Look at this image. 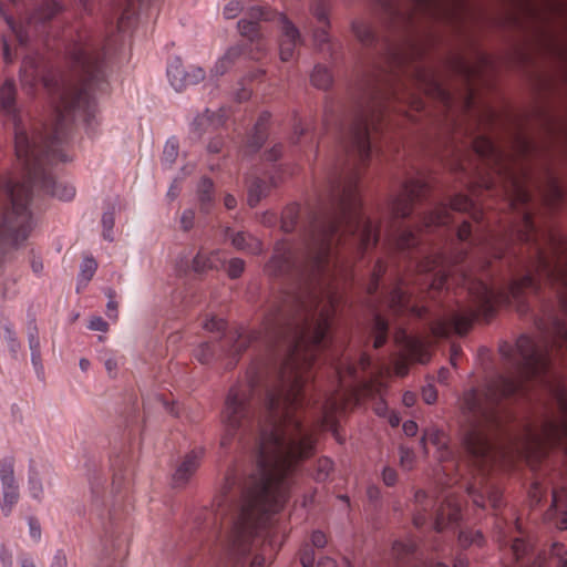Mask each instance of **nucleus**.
Returning <instances> with one entry per match:
<instances>
[{
	"label": "nucleus",
	"mask_w": 567,
	"mask_h": 567,
	"mask_svg": "<svg viewBox=\"0 0 567 567\" xmlns=\"http://www.w3.org/2000/svg\"><path fill=\"white\" fill-rule=\"evenodd\" d=\"M289 353L278 384L267 393L266 416L258 422L256 473L239 482L229 470L220 488L219 506L238 503V513L227 535L231 558L246 556L260 546L249 567H264L272 557L274 518L288 497L289 476L315 453L313 430L302 425L303 386L311 379L317 353L328 343H287Z\"/></svg>",
	"instance_id": "nucleus-1"
},
{
	"label": "nucleus",
	"mask_w": 567,
	"mask_h": 567,
	"mask_svg": "<svg viewBox=\"0 0 567 567\" xmlns=\"http://www.w3.org/2000/svg\"><path fill=\"white\" fill-rule=\"evenodd\" d=\"M517 237L524 243L534 244V270L540 277L566 289L565 292H559V303L567 316V240L551 233H539L527 210L522 212V225L517 230ZM537 324L542 333L539 340L523 334L517 339L515 347L506 342L499 347L501 354L508 359L514 368L513 375L496 378L484 391L471 389L464 392L461 399L460 409L465 422L463 444L480 467L488 466L496 460L489 431L498 423V401L523 390L525 382L534 378H539L546 386H550L547 379L549 353L564 348L567 352V319L550 317Z\"/></svg>",
	"instance_id": "nucleus-2"
},
{
	"label": "nucleus",
	"mask_w": 567,
	"mask_h": 567,
	"mask_svg": "<svg viewBox=\"0 0 567 567\" xmlns=\"http://www.w3.org/2000/svg\"><path fill=\"white\" fill-rule=\"evenodd\" d=\"M421 55L422 49L412 39L389 44L383 64L364 79L346 144V148L355 152L362 164L370 157V132L377 128L385 101L393 96L417 111L424 106L405 83L395 84L401 76L426 95L440 100L446 107L452 106V95L441 85L434 72L415 63Z\"/></svg>",
	"instance_id": "nucleus-3"
},
{
	"label": "nucleus",
	"mask_w": 567,
	"mask_h": 567,
	"mask_svg": "<svg viewBox=\"0 0 567 567\" xmlns=\"http://www.w3.org/2000/svg\"><path fill=\"white\" fill-rule=\"evenodd\" d=\"M471 306L462 312H453L446 318L434 321L431 331L434 337H449L452 332L457 334L466 333L473 320L480 316L485 320L492 318L495 302L511 300L519 301L527 292L536 291L537 284L530 274L514 279L506 291H494L481 280H473L468 285Z\"/></svg>",
	"instance_id": "nucleus-4"
},
{
	"label": "nucleus",
	"mask_w": 567,
	"mask_h": 567,
	"mask_svg": "<svg viewBox=\"0 0 567 567\" xmlns=\"http://www.w3.org/2000/svg\"><path fill=\"white\" fill-rule=\"evenodd\" d=\"M393 28L410 27L417 16L451 21L463 8V0H374Z\"/></svg>",
	"instance_id": "nucleus-5"
},
{
	"label": "nucleus",
	"mask_w": 567,
	"mask_h": 567,
	"mask_svg": "<svg viewBox=\"0 0 567 567\" xmlns=\"http://www.w3.org/2000/svg\"><path fill=\"white\" fill-rule=\"evenodd\" d=\"M252 398V383L238 384L229 389L220 413L223 424L221 447H229L234 440L241 439L250 432L255 416Z\"/></svg>",
	"instance_id": "nucleus-6"
},
{
	"label": "nucleus",
	"mask_w": 567,
	"mask_h": 567,
	"mask_svg": "<svg viewBox=\"0 0 567 567\" xmlns=\"http://www.w3.org/2000/svg\"><path fill=\"white\" fill-rule=\"evenodd\" d=\"M475 153L497 175L504 184V190L511 205L518 209L529 202L530 195L525 179L513 168L512 158L508 154L497 148L494 143L483 136L476 137L473 142Z\"/></svg>",
	"instance_id": "nucleus-7"
},
{
	"label": "nucleus",
	"mask_w": 567,
	"mask_h": 567,
	"mask_svg": "<svg viewBox=\"0 0 567 567\" xmlns=\"http://www.w3.org/2000/svg\"><path fill=\"white\" fill-rule=\"evenodd\" d=\"M550 390L554 392L558 413L546 417L538 429L528 430L523 451L528 458L540 460L555 445H560L567 453V395L559 388Z\"/></svg>",
	"instance_id": "nucleus-8"
},
{
	"label": "nucleus",
	"mask_w": 567,
	"mask_h": 567,
	"mask_svg": "<svg viewBox=\"0 0 567 567\" xmlns=\"http://www.w3.org/2000/svg\"><path fill=\"white\" fill-rule=\"evenodd\" d=\"M17 89L12 80H6L0 86V112L9 116L14 124V150L17 158L25 156L29 147L45 138V134L28 131L22 123L16 103Z\"/></svg>",
	"instance_id": "nucleus-9"
},
{
	"label": "nucleus",
	"mask_w": 567,
	"mask_h": 567,
	"mask_svg": "<svg viewBox=\"0 0 567 567\" xmlns=\"http://www.w3.org/2000/svg\"><path fill=\"white\" fill-rule=\"evenodd\" d=\"M427 185L421 178H411L403 183L399 194L389 202V214L392 220L403 219L413 210V204L425 194Z\"/></svg>",
	"instance_id": "nucleus-10"
},
{
	"label": "nucleus",
	"mask_w": 567,
	"mask_h": 567,
	"mask_svg": "<svg viewBox=\"0 0 567 567\" xmlns=\"http://www.w3.org/2000/svg\"><path fill=\"white\" fill-rule=\"evenodd\" d=\"M62 11V6L55 0H47L41 3L32 16L28 19L27 25H16L13 22L8 21L12 31L16 34L18 42L25 45L30 39V29L33 24L45 23L55 18Z\"/></svg>",
	"instance_id": "nucleus-11"
},
{
	"label": "nucleus",
	"mask_w": 567,
	"mask_h": 567,
	"mask_svg": "<svg viewBox=\"0 0 567 567\" xmlns=\"http://www.w3.org/2000/svg\"><path fill=\"white\" fill-rule=\"evenodd\" d=\"M472 200L465 195H456L451 204L440 205L424 218V227L446 225L451 221V210L466 212L472 207Z\"/></svg>",
	"instance_id": "nucleus-12"
},
{
	"label": "nucleus",
	"mask_w": 567,
	"mask_h": 567,
	"mask_svg": "<svg viewBox=\"0 0 567 567\" xmlns=\"http://www.w3.org/2000/svg\"><path fill=\"white\" fill-rule=\"evenodd\" d=\"M204 451L193 450L185 454L182 461L176 466L175 472L172 476V483L174 487H185L190 478L194 476L203 458Z\"/></svg>",
	"instance_id": "nucleus-13"
},
{
	"label": "nucleus",
	"mask_w": 567,
	"mask_h": 567,
	"mask_svg": "<svg viewBox=\"0 0 567 567\" xmlns=\"http://www.w3.org/2000/svg\"><path fill=\"white\" fill-rule=\"evenodd\" d=\"M225 237L238 251L249 255H259L264 250L260 239L247 231H234L230 228H227Z\"/></svg>",
	"instance_id": "nucleus-14"
},
{
	"label": "nucleus",
	"mask_w": 567,
	"mask_h": 567,
	"mask_svg": "<svg viewBox=\"0 0 567 567\" xmlns=\"http://www.w3.org/2000/svg\"><path fill=\"white\" fill-rule=\"evenodd\" d=\"M346 408L343 394H336L327 400L321 417V426L326 430L332 431L336 439L341 442L337 431L336 414Z\"/></svg>",
	"instance_id": "nucleus-15"
},
{
	"label": "nucleus",
	"mask_w": 567,
	"mask_h": 567,
	"mask_svg": "<svg viewBox=\"0 0 567 567\" xmlns=\"http://www.w3.org/2000/svg\"><path fill=\"white\" fill-rule=\"evenodd\" d=\"M460 516V504L453 495H447L436 513L434 528L442 532L449 523H454Z\"/></svg>",
	"instance_id": "nucleus-16"
},
{
	"label": "nucleus",
	"mask_w": 567,
	"mask_h": 567,
	"mask_svg": "<svg viewBox=\"0 0 567 567\" xmlns=\"http://www.w3.org/2000/svg\"><path fill=\"white\" fill-rule=\"evenodd\" d=\"M225 267V257L220 250L205 252L199 250L193 259L192 268L195 272H206Z\"/></svg>",
	"instance_id": "nucleus-17"
},
{
	"label": "nucleus",
	"mask_w": 567,
	"mask_h": 567,
	"mask_svg": "<svg viewBox=\"0 0 567 567\" xmlns=\"http://www.w3.org/2000/svg\"><path fill=\"white\" fill-rule=\"evenodd\" d=\"M410 299L406 296V292L403 290L401 286L395 287L389 298V307L390 309L396 313H404L405 311L412 312L416 317H422L425 312V308L423 307H410Z\"/></svg>",
	"instance_id": "nucleus-18"
},
{
	"label": "nucleus",
	"mask_w": 567,
	"mask_h": 567,
	"mask_svg": "<svg viewBox=\"0 0 567 567\" xmlns=\"http://www.w3.org/2000/svg\"><path fill=\"white\" fill-rule=\"evenodd\" d=\"M244 48L239 44L233 45L216 61L210 70L212 78H219L226 74L235 63L243 56Z\"/></svg>",
	"instance_id": "nucleus-19"
},
{
	"label": "nucleus",
	"mask_w": 567,
	"mask_h": 567,
	"mask_svg": "<svg viewBox=\"0 0 567 567\" xmlns=\"http://www.w3.org/2000/svg\"><path fill=\"white\" fill-rule=\"evenodd\" d=\"M167 75L172 86L181 91L187 86L188 69H186L179 59H175L167 69Z\"/></svg>",
	"instance_id": "nucleus-20"
},
{
	"label": "nucleus",
	"mask_w": 567,
	"mask_h": 567,
	"mask_svg": "<svg viewBox=\"0 0 567 567\" xmlns=\"http://www.w3.org/2000/svg\"><path fill=\"white\" fill-rule=\"evenodd\" d=\"M351 31L355 39L363 45H370L375 40V35L370 23L363 19H353L351 21Z\"/></svg>",
	"instance_id": "nucleus-21"
},
{
	"label": "nucleus",
	"mask_w": 567,
	"mask_h": 567,
	"mask_svg": "<svg viewBox=\"0 0 567 567\" xmlns=\"http://www.w3.org/2000/svg\"><path fill=\"white\" fill-rule=\"evenodd\" d=\"M200 209L207 213L214 203V184L209 178H202L197 186Z\"/></svg>",
	"instance_id": "nucleus-22"
},
{
	"label": "nucleus",
	"mask_w": 567,
	"mask_h": 567,
	"mask_svg": "<svg viewBox=\"0 0 567 567\" xmlns=\"http://www.w3.org/2000/svg\"><path fill=\"white\" fill-rule=\"evenodd\" d=\"M278 19L280 21V40L279 41H289V42H299L302 43V38L299 29L293 24L291 20L284 13H278Z\"/></svg>",
	"instance_id": "nucleus-23"
},
{
	"label": "nucleus",
	"mask_w": 567,
	"mask_h": 567,
	"mask_svg": "<svg viewBox=\"0 0 567 567\" xmlns=\"http://www.w3.org/2000/svg\"><path fill=\"white\" fill-rule=\"evenodd\" d=\"M415 513L413 516V523L416 527L422 526L425 523V515L422 512H426L432 506V501L427 497L424 491H416L414 494Z\"/></svg>",
	"instance_id": "nucleus-24"
},
{
	"label": "nucleus",
	"mask_w": 567,
	"mask_h": 567,
	"mask_svg": "<svg viewBox=\"0 0 567 567\" xmlns=\"http://www.w3.org/2000/svg\"><path fill=\"white\" fill-rule=\"evenodd\" d=\"M251 340L252 337L249 333H247L245 329H237L229 338V354L237 355L241 353L247 349Z\"/></svg>",
	"instance_id": "nucleus-25"
},
{
	"label": "nucleus",
	"mask_w": 567,
	"mask_h": 567,
	"mask_svg": "<svg viewBox=\"0 0 567 567\" xmlns=\"http://www.w3.org/2000/svg\"><path fill=\"white\" fill-rule=\"evenodd\" d=\"M269 185L259 178H256L251 182L248 187V205L250 207H255L258 203L268 195Z\"/></svg>",
	"instance_id": "nucleus-26"
},
{
	"label": "nucleus",
	"mask_w": 567,
	"mask_h": 567,
	"mask_svg": "<svg viewBox=\"0 0 567 567\" xmlns=\"http://www.w3.org/2000/svg\"><path fill=\"white\" fill-rule=\"evenodd\" d=\"M427 442H430L440 450L446 447L447 444L445 433L435 427L426 429L422 435L421 444L425 452Z\"/></svg>",
	"instance_id": "nucleus-27"
},
{
	"label": "nucleus",
	"mask_w": 567,
	"mask_h": 567,
	"mask_svg": "<svg viewBox=\"0 0 567 567\" xmlns=\"http://www.w3.org/2000/svg\"><path fill=\"white\" fill-rule=\"evenodd\" d=\"M237 27L239 33L247 38L250 42L259 41L261 39L258 22L244 18L238 21Z\"/></svg>",
	"instance_id": "nucleus-28"
},
{
	"label": "nucleus",
	"mask_w": 567,
	"mask_h": 567,
	"mask_svg": "<svg viewBox=\"0 0 567 567\" xmlns=\"http://www.w3.org/2000/svg\"><path fill=\"white\" fill-rule=\"evenodd\" d=\"M2 495L3 501L1 504V511L4 516H9L19 499L18 485H8L2 487Z\"/></svg>",
	"instance_id": "nucleus-29"
},
{
	"label": "nucleus",
	"mask_w": 567,
	"mask_h": 567,
	"mask_svg": "<svg viewBox=\"0 0 567 567\" xmlns=\"http://www.w3.org/2000/svg\"><path fill=\"white\" fill-rule=\"evenodd\" d=\"M311 83L318 89L326 90L332 83V75L327 68L317 65L311 74Z\"/></svg>",
	"instance_id": "nucleus-30"
},
{
	"label": "nucleus",
	"mask_w": 567,
	"mask_h": 567,
	"mask_svg": "<svg viewBox=\"0 0 567 567\" xmlns=\"http://www.w3.org/2000/svg\"><path fill=\"white\" fill-rule=\"evenodd\" d=\"M268 120V115L264 114L259 117L258 122L255 125V134L249 141L248 146L255 152L259 150L266 140L265 133V122Z\"/></svg>",
	"instance_id": "nucleus-31"
},
{
	"label": "nucleus",
	"mask_w": 567,
	"mask_h": 567,
	"mask_svg": "<svg viewBox=\"0 0 567 567\" xmlns=\"http://www.w3.org/2000/svg\"><path fill=\"white\" fill-rule=\"evenodd\" d=\"M311 14L317 19L318 22L330 27L329 20V7L326 0H315L309 8Z\"/></svg>",
	"instance_id": "nucleus-32"
},
{
	"label": "nucleus",
	"mask_w": 567,
	"mask_h": 567,
	"mask_svg": "<svg viewBox=\"0 0 567 567\" xmlns=\"http://www.w3.org/2000/svg\"><path fill=\"white\" fill-rule=\"evenodd\" d=\"M121 13L117 20V28L120 31H125L128 27L131 19L135 14L134 0H125V3H121Z\"/></svg>",
	"instance_id": "nucleus-33"
},
{
	"label": "nucleus",
	"mask_w": 567,
	"mask_h": 567,
	"mask_svg": "<svg viewBox=\"0 0 567 567\" xmlns=\"http://www.w3.org/2000/svg\"><path fill=\"white\" fill-rule=\"evenodd\" d=\"M14 461L12 457H6L0 462V480L2 487L8 485H17L13 471Z\"/></svg>",
	"instance_id": "nucleus-34"
},
{
	"label": "nucleus",
	"mask_w": 567,
	"mask_h": 567,
	"mask_svg": "<svg viewBox=\"0 0 567 567\" xmlns=\"http://www.w3.org/2000/svg\"><path fill=\"white\" fill-rule=\"evenodd\" d=\"M248 20H254L256 22L258 21H271L276 17H278V13H276L274 10H271L269 7H251L247 11Z\"/></svg>",
	"instance_id": "nucleus-35"
},
{
	"label": "nucleus",
	"mask_w": 567,
	"mask_h": 567,
	"mask_svg": "<svg viewBox=\"0 0 567 567\" xmlns=\"http://www.w3.org/2000/svg\"><path fill=\"white\" fill-rule=\"evenodd\" d=\"M373 332H374L373 347L378 349L384 344V342L386 340V333H388V322L384 319H382L380 316H375V318H374Z\"/></svg>",
	"instance_id": "nucleus-36"
},
{
	"label": "nucleus",
	"mask_w": 567,
	"mask_h": 567,
	"mask_svg": "<svg viewBox=\"0 0 567 567\" xmlns=\"http://www.w3.org/2000/svg\"><path fill=\"white\" fill-rule=\"evenodd\" d=\"M395 247L400 250L411 248L416 245V236L410 229L401 230L394 238Z\"/></svg>",
	"instance_id": "nucleus-37"
},
{
	"label": "nucleus",
	"mask_w": 567,
	"mask_h": 567,
	"mask_svg": "<svg viewBox=\"0 0 567 567\" xmlns=\"http://www.w3.org/2000/svg\"><path fill=\"white\" fill-rule=\"evenodd\" d=\"M194 357L202 364H208L215 359V353L208 342H203L194 350Z\"/></svg>",
	"instance_id": "nucleus-38"
},
{
	"label": "nucleus",
	"mask_w": 567,
	"mask_h": 567,
	"mask_svg": "<svg viewBox=\"0 0 567 567\" xmlns=\"http://www.w3.org/2000/svg\"><path fill=\"white\" fill-rule=\"evenodd\" d=\"M504 245L505 241L503 239L486 240L482 244L481 252L484 255L491 254L494 258H501Z\"/></svg>",
	"instance_id": "nucleus-39"
},
{
	"label": "nucleus",
	"mask_w": 567,
	"mask_h": 567,
	"mask_svg": "<svg viewBox=\"0 0 567 567\" xmlns=\"http://www.w3.org/2000/svg\"><path fill=\"white\" fill-rule=\"evenodd\" d=\"M549 558L557 561V567H567V549L560 543H554L550 547Z\"/></svg>",
	"instance_id": "nucleus-40"
},
{
	"label": "nucleus",
	"mask_w": 567,
	"mask_h": 567,
	"mask_svg": "<svg viewBox=\"0 0 567 567\" xmlns=\"http://www.w3.org/2000/svg\"><path fill=\"white\" fill-rule=\"evenodd\" d=\"M333 470V463L328 457H321L317 461L315 478L317 481H326Z\"/></svg>",
	"instance_id": "nucleus-41"
},
{
	"label": "nucleus",
	"mask_w": 567,
	"mask_h": 567,
	"mask_svg": "<svg viewBox=\"0 0 567 567\" xmlns=\"http://www.w3.org/2000/svg\"><path fill=\"white\" fill-rule=\"evenodd\" d=\"M226 272L230 279L239 278L245 270V261L240 258H233L226 265Z\"/></svg>",
	"instance_id": "nucleus-42"
},
{
	"label": "nucleus",
	"mask_w": 567,
	"mask_h": 567,
	"mask_svg": "<svg viewBox=\"0 0 567 567\" xmlns=\"http://www.w3.org/2000/svg\"><path fill=\"white\" fill-rule=\"evenodd\" d=\"M178 155V143L176 140L171 138L166 142L163 151V158L165 162L173 164Z\"/></svg>",
	"instance_id": "nucleus-43"
},
{
	"label": "nucleus",
	"mask_w": 567,
	"mask_h": 567,
	"mask_svg": "<svg viewBox=\"0 0 567 567\" xmlns=\"http://www.w3.org/2000/svg\"><path fill=\"white\" fill-rule=\"evenodd\" d=\"M299 42L279 41V55L281 61L287 62L292 59Z\"/></svg>",
	"instance_id": "nucleus-44"
},
{
	"label": "nucleus",
	"mask_w": 567,
	"mask_h": 567,
	"mask_svg": "<svg viewBox=\"0 0 567 567\" xmlns=\"http://www.w3.org/2000/svg\"><path fill=\"white\" fill-rule=\"evenodd\" d=\"M330 27H327L323 24L322 28H318L312 33V39L315 42V45L322 49L323 45L328 44L330 42V35H329V29Z\"/></svg>",
	"instance_id": "nucleus-45"
},
{
	"label": "nucleus",
	"mask_w": 567,
	"mask_h": 567,
	"mask_svg": "<svg viewBox=\"0 0 567 567\" xmlns=\"http://www.w3.org/2000/svg\"><path fill=\"white\" fill-rule=\"evenodd\" d=\"M203 328L209 332H220L225 330L226 322L220 318L212 316L204 320Z\"/></svg>",
	"instance_id": "nucleus-46"
},
{
	"label": "nucleus",
	"mask_w": 567,
	"mask_h": 567,
	"mask_svg": "<svg viewBox=\"0 0 567 567\" xmlns=\"http://www.w3.org/2000/svg\"><path fill=\"white\" fill-rule=\"evenodd\" d=\"M96 268H97V264L93 258H85L81 265L80 276L85 281H90L91 278L93 277Z\"/></svg>",
	"instance_id": "nucleus-47"
},
{
	"label": "nucleus",
	"mask_w": 567,
	"mask_h": 567,
	"mask_svg": "<svg viewBox=\"0 0 567 567\" xmlns=\"http://www.w3.org/2000/svg\"><path fill=\"white\" fill-rule=\"evenodd\" d=\"M243 9L244 7L240 1L231 0L224 7L223 14L226 19H234L243 11Z\"/></svg>",
	"instance_id": "nucleus-48"
},
{
	"label": "nucleus",
	"mask_w": 567,
	"mask_h": 567,
	"mask_svg": "<svg viewBox=\"0 0 567 567\" xmlns=\"http://www.w3.org/2000/svg\"><path fill=\"white\" fill-rule=\"evenodd\" d=\"M414 550V546L411 543H404L401 540H396L393 543L392 553L396 558H401L404 555H408Z\"/></svg>",
	"instance_id": "nucleus-49"
},
{
	"label": "nucleus",
	"mask_w": 567,
	"mask_h": 567,
	"mask_svg": "<svg viewBox=\"0 0 567 567\" xmlns=\"http://www.w3.org/2000/svg\"><path fill=\"white\" fill-rule=\"evenodd\" d=\"M384 271H385L384 265L382 264V261H378L375 267H374L373 274H372V280H371V282L368 286V292L369 293H373L377 290L378 281L382 277Z\"/></svg>",
	"instance_id": "nucleus-50"
},
{
	"label": "nucleus",
	"mask_w": 567,
	"mask_h": 567,
	"mask_svg": "<svg viewBox=\"0 0 567 567\" xmlns=\"http://www.w3.org/2000/svg\"><path fill=\"white\" fill-rule=\"evenodd\" d=\"M300 563L303 567H312L315 564V551L309 545H305L300 550Z\"/></svg>",
	"instance_id": "nucleus-51"
},
{
	"label": "nucleus",
	"mask_w": 567,
	"mask_h": 567,
	"mask_svg": "<svg viewBox=\"0 0 567 567\" xmlns=\"http://www.w3.org/2000/svg\"><path fill=\"white\" fill-rule=\"evenodd\" d=\"M205 79V71L199 66L188 68L187 86L197 84Z\"/></svg>",
	"instance_id": "nucleus-52"
},
{
	"label": "nucleus",
	"mask_w": 567,
	"mask_h": 567,
	"mask_svg": "<svg viewBox=\"0 0 567 567\" xmlns=\"http://www.w3.org/2000/svg\"><path fill=\"white\" fill-rule=\"evenodd\" d=\"M102 224L104 228L103 237L107 240H113V237L111 236L113 226H114V215L113 213H104L102 217Z\"/></svg>",
	"instance_id": "nucleus-53"
},
{
	"label": "nucleus",
	"mask_w": 567,
	"mask_h": 567,
	"mask_svg": "<svg viewBox=\"0 0 567 567\" xmlns=\"http://www.w3.org/2000/svg\"><path fill=\"white\" fill-rule=\"evenodd\" d=\"M413 462H414V453L411 450L401 446L400 447V463H401V465L404 468H406V470H411L412 466H413Z\"/></svg>",
	"instance_id": "nucleus-54"
},
{
	"label": "nucleus",
	"mask_w": 567,
	"mask_h": 567,
	"mask_svg": "<svg viewBox=\"0 0 567 567\" xmlns=\"http://www.w3.org/2000/svg\"><path fill=\"white\" fill-rule=\"evenodd\" d=\"M195 220V212L193 209H185L181 216V227L184 231L193 228Z\"/></svg>",
	"instance_id": "nucleus-55"
},
{
	"label": "nucleus",
	"mask_w": 567,
	"mask_h": 567,
	"mask_svg": "<svg viewBox=\"0 0 567 567\" xmlns=\"http://www.w3.org/2000/svg\"><path fill=\"white\" fill-rule=\"evenodd\" d=\"M481 539H482V534L480 532H475L473 534L462 532L458 536V540L463 546H467L473 543L480 544Z\"/></svg>",
	"instance_id": "nucleus-56"
},
{
	"label": "nucleus",
	"mask_w": 567,
	"mask_h": 567,
	"mask_svg": "<svg viewBox=\"0 0 567 567\" xmlns=\"http://www.w3.org/2000/svg\"><path fill=\"white\" fill-rule=\"evenodd\" d=\"M403 341H404V346L405 348L409 350L410 354L411 355H416V352L421 349L422 344H421V341L414 339V338H411L409 336H405L403 334Z\"/></svg>",
	"instance_id": "nucleus-57"
},
{
	"label": "nucleus",
	"mask_w": 567,
	"mask_h": 567,
	"mask_svg": "<svg viewBox=\"0 0 567 567\" xmlns=\"http://www.w3.org/2000/svg\"><path fill=\"white\" fill-rule=\"evenodd\" d=\"M422 398L427 404H433L437 399V392L432 384H427L422 389Z\"/></svg>",
	"instance_id": "nucleus-58"
},
{
	"label": "nucleus",
	"mask_w": 567,
	"mask_h": 567,
	"mask_svg": "<svg viewBox=\"0 0 567 567\" xmlns=\"http://www.w3.org/2000/svg\"><path fill=\"white\" fill-rule=\"evenodd\" d=\"M3 330H4V338L8 341L11 350L16 351V349L19 347V342L16 338L13 328L10 324H6L3 327Z\"/></svg>",
	"instance_id": "nucleus-59"
},
{
	"label": "nucleus",
	"mask_w": 567,
	"mask_h": 567,
	"mask_svg": "<svg viewBox=\"0 0 567 567\" xmlns=\"http://www.w3.org/2000/svg\"><path fill=\"white\" fill-rule=\"evenodd\" d=\"M28 338H29L30 350L31 351L39 350L40 349V341H39V338H38V329H37L35 324H32L29 328Z\"/></svg>",
	"instance_id": "nucleus-60"
},
{
	"label": "nucleus",
	"mask_w": 567,
	"mask_h": 567,
	"mask_svg": "<svg viewBox=\"0 0 567 567\" xmlns=\"http://www.w3.org/2000/svg\"><path fill=\"white\" fill-rule=\"evenodd\" d=\"M382 480L385 485L393 486L398 481V474L394 468L384 467L382 471Z\"/></svg>",
	"instance_id": "nucleus-61"
},
{
	"label": "nucleus",
	"mask_w": 567,
	"mask_h": 567,
	"mask_svg": "<svg viewBox=\"0 0 567 567\" xmlns=\"http://www.w3.org/2000/svg\"><path fill=\"white\" fill-rule=\"evenodd\" d=\"M311 544L316 548H323L327 545L326 535L320 530L313 532L311 535Z\"/></svg>",
	"instance_id": "nucleus-62"
},
{
	"label": "nucleus",
	"mask_w": 567,
	"mask_h": 567,
	"mask_svg": "<svg viewBox=\"0 0 567 567\" xmlns=\"http://www.w3.org/2000/svg\"><path fill=\"white\" fill-rule=\"evenodd\" d=\"M89 328L94 331H107V323L101 317H94L90 320Z\"/></svg>",
	"instance_id": "nucleus-63"
},
{
	"label": "nucleus",
	"mask_w": 567,
	"mask_h": 567,
	"mask_svg": "<svg viewBox=\"0 0 567 567\" xmlns=\"http://www.w3.org/2000/svg\"><path fill=\"white\" fill-rule=\"evenodd\" d=\"M0 559L2 561V565L4 567H11L12 566V554L11 551L4 546H0Z\"/></svg>",
	"instance_id": "nucleus-64"
}]
</instances>
